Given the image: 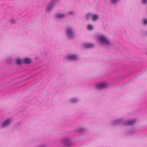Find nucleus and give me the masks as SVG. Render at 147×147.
<instances>
[{
    "label": "nucleus",
    "mask_w": 147,
    "mask_h": 147,
    "mask_svg": "<svg viewBox=\"0 0 147 147\" xmlns=\"http://www.w3.org/2000/svg\"><path fill=\"white\" fill-rule=\"evenodd\" d=\"M99 40L103 44L108 45L109 44V42L106 38L103 36H101L99 37Z\"/></svg>",
    "instance_id": "1"
},
{
    "label": "nucleus",
    "mask_w": 147,
    "mask_h": 147,
    "mask_svg": "<svg viewBox=\"0 0 147 147\" xmlns=\"http://www.w3.org/2000/svg\"><path fill=\"white\" fill-rule=\"evenodd\" d=\"M107 84L105 83H102L98 84L96 86V88H101L105 87Z\"/></svg>",
    "instance_id": "2"
},
{
    "label": "nucleus",
    "mask_w": 147,
    "mask_h": 147,
    "mask_svg": "<svg viewBox=\"0 0 147 147\" xmlns=\"http://www.w3.org/2000/svg\"><path fill=\"white\" fill-rule=\"evenodd\" d=\"M10 123V120L9 119L6 120L2 124V126L3 128L8 125Z\"/></svg>",
    "instance_id": "3"
},
{
    "label": "nucleus",
    "mask_w": 147,
    "mask_h": 147,
    "mask_svg": "<svg viewBox=\"0 0 147 147\" xmlns=\"http://www.w3.org/2000/svg\"><path fill=\"white\" fill-rule=\"evenodd\" d=\"M66 33L68 36L71 37L73 35L72 30L69 29H67V30Z\"/></svg>",
    "instance_id": "4"
},
{
    "label": "nucleus",
    "mask_w": 147,
    "mask_h": 147,
    "mask_svg": "<svg viewBox=\"0 0 147 147\" xmlns=\"http://www.w3.org/2000/svg\"><path fill=\"white\" fill-rule=\"evenodd\" d=\"M68 59L70 60H75L76 58V57L74 55H69L67 57Z\"/></svg>",
    "instance_id": "5"
},
{
    "label": "nucleus",
    "mask_w": 147,
    "mask_h": 147,
    "mask_svg": "<svg viewBox=\"0 0 147 147\" xmlns=\"http://www.w3.org/2000/svg\"><path fill=\"white\" fill-rule=\"evenodd\" d=\"M31 61L30 59L28 58H25L23 59V63H30Z\"/></svg>",
    "instance_id": "6"
},
{
    "label": "nucleus",
    "mask_w": 147,
    "mask_h": 147,
    "mask_svg": "<svg viewBox=\"0 0 147 147\" xmlns=\"http://www.w3.org/2000/svg\"><path fill=\"white\" fill-rule=\"evenodd\" d=\"M63 142L65 145L68 146L69 141L68 139H64L63 141Z\"/></svg>",
    "instance_id": "7"
},
{
    "label": "nucleus",
    "mask_w": 147,
    "mask_h": 147,
    "mask_svg": "<svg viewBox=\"0 0 147 147\" xmlns=\"http://www.w3.org/2000/svg\"><path fill=\"white\" fill-rule=\"evenodd\" d=\"M85 46L86 48H90L92 47L93 45L92 44L87 43L85 45Z\"/></svg>",
    "instance_id": "8"
},
{
    "label": "nucleus",
    "mask_w": 147,
    "mask_h": 147,
    "mask_svg": "<svg viewBox=\"0 0 147 147\" xmlns=\"http://www.w3.org/2000/svg\"><path fill=\"white\" fill-rule=\"evenodd\" d=\"M92 20L94 21H96L98 18V16L96 15L93 14L91 16Z\"/></svg>",
    "instance_id": "9"
},
{
    "label": "nucleus",
    "mask_w": 147,
    "mask_h": 147,
    "mask_svg": "<svg viewBox=\"0 0 147 147\" xmlns=\"http://www.w3.org/2000/svg\"><path fill=\"white\" fill-rule=\"evenodd\" d=\"M135 121V120H129L127 123L126 125H132Z\"/></svg>",
    "instance_id": "10"
},
{
    "label": "nucleus",
    "mask_w": 147,
    "mask_h": 147,
    "mask_svg": "<svg viewBox=\"0 0 147 147\" xmlns=\"http://www.w3.org/2000/svg\"><path fill=\"white\" fill-rule=\"evenodd\" d=\"M16 62L18 64H21L23 63V59H18L16 60Z\"/></svg>",
    "instance_id": "11"
},
{
    "label": "nucleus",
    "mask_w": 147,
    "mask_h": 147,
    "mask_svg": "<svg viewBox=\"0 0 147 147\" xmlns=\"http://www.w3.org/2000/svg\"><path fill=\"white\" fill-rule=\"evenodd\" d=\"M64 15L62 14H58L56 16V17L57 18H62L63 17Z\"/></svg>",
    "instance_id": "12"
},
{
    "label": "nucleus",
    "mask_w": 147,
    "mask_h": 147,
    "mask_svg": "<svg viewBox=\"0 0 147 147\" xmlns=\"http://www.w3.org/2000/svg\"><path fill=\"white\" fill-rule=\"evenodd\" d=\"M87 28L88 30H91L93 29V27L92 26L90 25H88L87 26Z\"/></svg>",
    "instance_id": "13"
},
{
    "label": "nucleus",
    "mask_w": 147,
    "mask_h": 147,
    "mask_svg": "<svg viewBox=\"0 0 147 147\" xmlns=\"http://www.w3.org/2000/svg\"><path fill=\"white\" fill-rule=\"evenodd\" d=\"M71 101L72 102H76V100L75 99L73 98L71 99Z\"/></svg>",
    "instance_id": "14"
},
{
    "label": "nucleus",
    "mask_w": 147,
    "mask_h": 147,
    "mask_svg": "<svg viewBox=\"0 0 147 147\" xmlns=\"http://www.w3.org/2000/svg\"><path fill=\"white\" fill-rule=\"evenodd\" d=\"M144 23L146 24H147V19H145L144 21Z\"/></svg>",
    "instance_id": "15"
},
{
    "label": "nucleus",
    "mask_w": 147,
    "mask_h": 147,
    "mask_svg": "<svg viewBox=\"0 0 147 147\" xmlns=\"http://www.w3.org/2000/svg\"><path fill=\"white\" fill-rule=\"evenodd\" d=\"M147 2V0H143V2L144 4H145Z\"/></svg>",
    "instance_id": "16"
},
{
    "label": "nucleus",
    "mask_w": 147,
    "mask_h": 147,
    "mask_svg": "<svg viewBox=\"0 0 147 147\" xmlns=\"http://www.w3.org/2000/svg\"><path fill=\"white\" fill-rule=\"evenodd\" d=\"M117 0H112V1L113 3H115Z\"/></svg>",
    "instance_id": "17"
},
{
    "label": "nucleus",
    "mask_w": 147,
    "mask_h": 147,
    "mask_svg": "<svg viewBox=\"0 0 147 147\" xmlns=\"http://www.w3.org/2000/svg\"><path fill=\"white\" fill-rule=\"evenodd\" d=\"M90 15L89 14H88L86 16V18L87 19L90 16Z\"/></svg>",
    "instance_id": "18"
}]
</instances>
